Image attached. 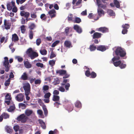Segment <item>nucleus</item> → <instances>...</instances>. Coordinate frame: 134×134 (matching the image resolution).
<instances>
[{
	"label": "nucleus",
	"instance_id": "1",
	"mask_svg": "<svg viewBox=\"0 0 134 134\" xmlns=\"http://www.w3.org/2000/svg\"><path fill=\"white\" fill-rule=\"evenodd\" d=\"M116 55H119L121 57H125L126 54V53L125 49L122 48L121 47H118L115 51Z\"/></svg>",
	"mask_w": 134,
	"mask_h": 134
},
{
	"label": "nucleus",
	"instance_id": "2",
	"mask_svg": "<svg viewBox=\"0 0 134 134\" xmlns=\"http://www.w3.org/2000/svg\"><path fill=\"white\" fill-rule=\"evenodd\" d=\"M27 117L24 114H22L17 117L16 120L20 121L22 123L26 122L27 120Z\"/></svg>",
	"mask_w": 134,
	"mask_h": 134
},
{
	"label": "nucleus",
	"instance_id": "3",
	"mask_svg": "<svg viewBox=\"0 0 134 134\" xmlns=\"http://www.w3.org/2000/svg\"><path fill=\"white\" fill-rule=\"evenodd\" d=\"M23 87L24 91L25 93H31L30 86L29 83L27 82L24 83Z\"/></svg>",
	"mask_w": 134,
	"mask_h": 134
},
{
	"label": "nucleus",
	"instance_id": "4",
	"mask_svg": "<svg viewBox=\"0 0 134 134\" xmlns=\"http://www.w3.org/2000/svg\"><path fill=\"white\" fill-rule=\"evenodd\" d=\"M16 100L19 102L23 101L25 99L24 95L22 93L17 94L15 97Z\"/></svg>",
	"mask_w": 134,
	"mask_h": 134
},
{
	"label": "nucleus",
	"instance_id": "5",
	"mask_svg": "<svg viewBox=\"0 0 134 134\" xmlns=\"http://www.w3.org/2000/svg\"><path fill=\"white\" fill-rule=\"evenodd\" d=\"M3 66L4 67L3 69L6 72H8L10 67V65L9 64V62H3Z\"/></svg>",
	"mask_w": 134,
	"mask_h": 134
},
{
	"label": "nucleus",
	"instance_id": "6",
	"mask_svg": "<svg viewBox=\"0 0 134 134\" xmlns=\"http://www.w3.org/2000/svg\"><path fill=\"white\" fill-rule=\"evenodd\" d=\"M48 14L49 15L50 17L52 18L56 16V12L54 9H53L48 12Z\"/></svg>",
	"mask_w": 134,
	"mask_h": 134
},
{
	"label": "nucleus",
	"instance_id": "7",
	"mask_svg": "<svg viewBox=\"0 0 134 134\" xmlns=\"http://www.w3.org/2000/svg\"><path fill=\"white\" fill-rule=\"evenodd\" d=\"M110 5L112 7H114V5L117 8H119L120 7V2L117 0H114L113 3H111Z\"/></svg>",
	"mask_w": 134,
	"mask_h": 134
},
{
	"label": "nucleus",
	"instance_id": "8",
	"mask_svg": "<svg viewBox=\"0 0 134 134\" xmlns=\"http://www.w3.org/2000/svg\"><path fill=\"white\" fill-rule=\"evenodd\" d=\"M20 15L21 16H24L26 18V20L27 21L29 20L28 18L30 15V13L28 12H25L24 11L20 12Z\"/></svg>",
	"mask_w": 134,
	"mask_h": 134
},
{
	"label": "nucleus",
	"instance_id": "9",
	"mask_svg": "<svg viewBox=\"0 0 134 134\" xmlns=\"http://www.w3.org/2000/svg\"><path fill=\"white\" fill-rule=\"evenodd\" d=\"M73 28L79 34H80L82 32V29L81 28L77 25H74Z\"/></svg>",
	"mask_w": 134,
	"mask_h": 134
},
{
	"label": "nucleus",
	"instance_id": "10",
	"mask_svg": "<svg viewBox=\"0 0 134 134\" xmlns=\"http://www.w3.org/2000/svg\"><path fill=\"white\" fill-rule=\"evenodd\" d=\"M38 55L37 52L33 51L31 54L29 55L28 56L30 57L31 59H34L38 57Z\"/></svg>",
	"mask_w": 134,
	"mask_h": 134
},
{
	"label": "nucleus",
	"instance_id": "11",
	"mask_svg": "<svg viewBox=\"0 0 134 134\" xmlns=\"http://www.w3.org/2000/svg\"><path fill=\"white\" fill-rule=\"evenodd\" d=\"M4 25L5 28L6 30H8L10 29L11 24L10 23L7 22L6 19H4Z\"/></svg>",
	"mask_w": 134,
	"mask_h": 134
},
{
	"label": "nucleus",
	"instance_id": "12",
	"mask_svg": "<svg viewBox=\"0 0 134 134\" xmlns=\"http://www.w3.org/2000/svg\"><path fill=\"white\" fill-rule=\"evenodd\" d=\"M98 31L103 33H105L109 32L108 28L105 27H101L98 29Z\"/></svg>",
	"mask_w": 134,
	"mask_h": 134
},
{
	"label": "nucleus",
	"instance_id": "13",
	"mask_svg": "<svg viewBox=\"0 0 134 134\" xmlns=\"http://www.w3.org/2000/svg\"><path fill=\"white\" fill-rule=\"evenodd\" d=\"M73 106L72 104L70 103L65 107V109L69 111H71L73 109Z\"/></svg>",
	"mask_w": 134,
	"mask_h": 134
},
{
	"label": "nucleus",
	"instance_id": "14",
	"mask_svg": "<svg viewBox=\"0 0 134 134\" xmlns=\"http://www.w3.org/2000/svg\"><path fill=\"white\" fill-rule=\"evenodd\" d=\"M102 35V34L99 32H94L92 36L93 38L95 39L100 38L101 37Z\"/></svg>",
	"mask_w": 134,
	"mask_h": 134
},
{
	"label": "nucleus",
	"instance_id": "15",
	"mask_svg": "<svg viewBox=\"0 0 134 134\" xmlns=\"http://www.w3.org/2000/svg\"><path fill=\"white\" fill-rule=\"evenodd\" d=\"M24 65L26 68L29 69L30 68L32 67V65L29 62L27 59V60L26 61H24Z\"/></svg>",
	"mask_w": 134,
	"mask_h": 134
},
{
	"label": "nucleus",
	"instance_id": "16",
	"mask_svg": "<svg viewBox=\"0 0 134 134\" xmlns=\"http://www.w3.org/2000/svg\"><path fill=\"white\" fill-rule=\"evenodd\" d=\"M56 73L57 74H59L60 75H64L66 73V71L65 70H59L56 71Z\"/></svg>",
	"mask_w": 134,
	"mask_h": 134
},
{
	"label": "nucleus",
	"instance_id": "17",
	"mask_svg": "<svg viewBox=\"0 0 134 134\" xmlns=\"http://www.w3.org/2000/svg\"><path fill=\"white\" fill-rule=\"evenodd\" d=\"M19 40V37L16 34H14L12 35V41L16 42L18 41Z\"/></svg>",
	"mask_w": 134,
	"mask_h": 134
},
{
	"label": "nucleus",
	"instance_id": "18",
	"mask_svg": "<svg viewBox=\"0 0 134 134\" xmlns=\"http://www.w3.org/2000/svg\"><path fill=\"white\" fill-rule=\"evenodd\" d=\"M98 7L99 8H102L103 9H105L107 7L106 4H103L101 3L100 2L97 3Z\"/></svg>",
	"mask_w": 134,
	"mask_h": 134
},
{
	"label": "nucleus",
	"instance_id": "19",
	"mask_svg": "<svg viewBox=\"0 0 134 134\" xmlns=\"http://www.w3.org/2000/svg\"><path fill=\"white\" fill-rule=\"evenodd\" d=\"M97 49L102 52L105 51L106 49V48L104 46L100 45L97 47Z\"/></svg>",
	"mask_w": 134,
	"mask_h": 134
},
{
	"label": "nucleus",
	"instance_id": "20",
	"mask_svg": "<svg viewBox=\"0 0 134 134\" xmlns=\"http://www.w3.org/2000/svg\"><path fill=\"white\" fill-rule=\"evenodd\" d=\"M97 13L98 15L100 17L102 16V14H104V12L103 10L101 8H97Z\"/></svg>",
	"mask_w": 134,
	"mask_h": 134
},
{
	"label": "nucleus",
	"instance_id": "21",
	"mask_svg": "<svg viewBox=\"0 0 134 134\" xmlns=\"http://www.w3.org/2000/svg\"><path fill=\"white\" fill-rule=\"evenodd\" d=\"M52 100L55 102H59L60 97L58 95H53L52 98Z\"/></svg>",
	"mask_w": 134,
	"mask_h": 134
},
{
	"label": "nucleus",
	"instance_id": "22",
	"mask_svg": "<svg viewBox=\"0 0 134 134\" xmlns=\"http://www.w3.org/2000/svg\"><path fill=\"white\" fill-rule=\"evenodd\" d=\"M32 113L33 111L32 110L29 109H26L25 111V115L28 116L31 115L32 114Z\"/></svg>",
	"mask_w": 134,
	"mask_h": 134
},
{
	"label": "nucleus",
	"instance_id": "23",
	"mask_svg": "<svg viewBox=\"0 0 134 134\" xmlns=\"http://www.w3.org/2000/svg\"><path fill=\"white\" fill-rule=\"evenodd\" d=\"M5 130L7 133H11L13 131L12 128L9 126H7L5 128Z\"/></svg>",
	"mask_w": 134,
	"mask_h": 134
},
{
	"label": "nucleus",
	"instance_id": "24",
	"mask_svg": "<svg viewBox=\"0 0 134 134\" xmlns=\"http://www.w3.org/2000/svg\"><path fill=\"white\" fill-rule=\"evenodd\" d=\"M39 123L41 125L42 128L43 129H45L46 128V125L44 122L42 120H39Z\"/></svg>",
	"mask_w": 134,
	"mask_h": 134
},
{
	"label": "nucleus",
	"instance_id": "25",
	"mask_svg": "<svg viewBox=\"0 0 134 134\" xmlns=\"http://www.w3.org/2000/svg\"><path fill=\"white\" fill-rule=\"evenodd\" d=\"M64 44L66 47L69 48L71 45V44L70 41H66L64 42Z\"/></svg>",
	"mask_w": 134,
	"mask_h": 134
},
{
	"label": "nucleus",
	"instance_id": "26",
	"mask_svg": "<svg viewBox=\"0 0 134 134\" xmlns=\"http://www.w3.org/2000/svg\"><path fill=\"white\" fill-rule=\"evenodd\" d=\"M21 79L23 80H26L28 79V76L26 72L23 73L21 76Z\"/></svg>",
	"mask_w": 134,
	"mask_h": 134
},
{
	"label": "nucleus",
	"instance_id": "27",
	"mask_svg": "<svg viewBox=\"0 0 134 134\" xmlns=\"http://www.w3.org/2000/svg\"><path fill=\"white\" fill-rule=\"evenodd\" d=\"M42 109L44 111V114L46 116H47L48 114V112L46 108V106L44 104L42 106Z\"/></svg>",
	"mask_w": 134,
	"mask_h": 134
},
{
	"label": "nucleus",
	"instance_id": "28",
	"mask_svg": "<svg viewBox=\"0 0 134 134\" xmlns=\"http://www.w3.org/2000/svg\"><path fill=\"white\" fill-rule=\"evenodd\" d=\"M72 29V27H66L65 29V33L66 34V35H68L69 30L71 31Z\"/></svg>",
	"mask_w": 134,
	"mask_h": 134
},
{
	"label": "nucleus",
	"instance_id": "29",
	"mask_svg": "<svg viewBox=\"0 0 134 134\" xmlns=\"http://www.w3.org/2000/svg\"><path fill=\"white\" fill-rule=\"evenodd\" d=\"M34 34L33 31L32 30H30L29 31V37L30 40H32L33 38Z\"/></svg>",
	"mask_w": 134,
	"mask_h": 134
},
{
	"label": "nucleus",
	"instance_id": "30",
	"mask_svg": "<svg viewBox=\"0 0 134 134\" xmlns=\"http://www.w3.org/2000/svg\"><path fill=\"white\" fill-rule=\"evenodd\" d=\"M36 27V25L34 23H31L29 26V28L30 30H34Z\"/></svg>",
	"mask_w": 134,
	"mask_h": 134
},
{
	"label": "nucleus",
	"instance_id": "31",
	"mask_svg": "<svg viewBox=\"0 0 134 134\" xmlns=\"http://www.w3.org/2000/svg\"><path fill=\"white\" fill-rule=\"evenodd\" d=\"M81 21V19L79 17H76L75 18V19L73 20V22L74 23H79Z\"/></svg>",
	"mask_w": 134,
	"mask_h": 134
},
{
	"label": "nucleus",
	"instance_id": "32",
	"mask_svg": "<svg viewBox=\"0 0 134 134\" xmlns=\"http://www.w3.org/2000/svg\"><path fill=\"white\" fill-rule=\"evenodd\" d=\"M20 28L21 32L23 34L25 33L26 30L25 26L24 25H22L21 26Z\"/></svg>",
	"mask_w": 134,
	"mask_h": 134
},
{
	"label": "nucleus",
	"instance_id": "33",
	"mask_svg": "<svg viewBox=\"0 0 134 134\" xmlns=\"http://www.w3.org/2000/svg\"><path fill=\"white\" fill-rule=\"evenodd\" d=\"M1 115L4 119L8 118L9 117V115L6 113H3Z\"/></svg>",
	"mask_w": 134,
	"mask_h": 134
},
{
	"label": "nucleus",
	"instance_id": "34",
	"mask_svg": "<svg viewBox=\"0 0 134 134\" xmlns=\"http://www.w3.org/2000/svg\"><path fill=\"white\" fill-rule=\"evenodd\" d=\"M15 107L14 104L13 105L11 106L8 109L7 111L9 112H11L14 110L15 109Z\"/></svg>",
	"mask_w": 134,
	"mask_h": 134
},
{
	"label": "nucleus",
	"instance_id": "35",
	"mask_svg": "<svg viewBox=\"0 0 134 134\" xmlns=\"http://www.w3.org/2000/svg\"><path fill=\"white\" fill-rule=\"evenodd\" d=\"M121 61L120 60H118V61L115 62H113L114 65L116 67L119 66L120 64L121 63Z\"/></svg>",
	"mask_w": 134,
	"mask_h": 134
},
{
	"label": "nucleus",
	"instance_id": "36",
	"mask_svg": "<svg viewBox=\"0 0 134 134\" xmlns=\"http://www.w3.org/2000/svg\"><path fill=\"white\" fill-rule=\"evenodd\" d=\"M75 106L78 108H80L81 107V102L79 101H77L75 103Z\"/></svg>",
	"mask_w": 134,
	"mask_h": 134
},
{
	"label": "nucleus",
	"instance_id": "37",
	"mask_svg": "<svg viewBox=\"0 0 134 134\" xmlns=\"http://www.w3.org/2000/svg\"><path fill=\"white\" fill-rule=\"evenodd\" d=\"M40 52L42 55H45L47 54V52L46 49H44L40 50Z\"/></svg>",
	"mask_w": 134,
	"mask_h": 134
},
{
	"label": "nucleus",
	"instance_id": "38",
	"mask_svg": "<svg viewBox=\"0 0 134 134\" xmlns=\"http://www.w3.org/2000/svg\"><path fill=\"white\" fill-rule=\"evenodd\" d=\"M7 9L9 10H10L12 9L13 6L11 5L10 2L8 3L7 4Z\"/></svg>",
	"mask_w": 134,
	"mask_h": 134
},
{
	"label": "nucleus",
	"instance_id": "39",
	"mask_svg": "<svg viewBox=\"0 0 134 134\" xmlns=\"http://www.w3.org/2000/svg\"><path fill=\"white\" fill-rule=\"evenodd\" d=\"M122 27L123 29L127 30L130 27V25L128 24H123L122 26Z\"/></svg>",
	"mask_w": 134,
	"mask_h": 134
},
{
	"label": "nucleus",
	"instance_id": "40",
	"mask_svg": "<svg viewBox=\"0 0 134 134\" xmlns=\"http://www.w3.org/2000/svg\"><path fill=\"white\" fill-rule=\"evenodd\" d=\"M91 73L90 71V69L88 68L87 70L85 72V75L87 77H89L90 76Z\"/></svg>",
	"mask_w": 134,
	"mask_h": 134
},
{
	"label": "nucleus",
	"instance_id": "41",
	"mask_svg": "<svg viewBox=\"0 0 134 134\" xmlns=\"http://www.w3.org/2000/svg\"><path fill=\"white\" fill-rule=\"evenodd\" d=\"M96 48V47L93 44L90 45L89 48L90 50L91 51L95 50Z\"/></svg>",
	"mask_w": 134,
	"mask_h": 134
},
{
	"label": "nucleus",
	"instance_id": "42",
	"mask_svg": "<svg viewBox=\"0 0 134 134\" xmlns=\"http://www.w3.org/2000/svg\"><path fill=\"white\" fill-rule=\"evenodd\" d=\"M55 60H52L49 61V63L51 66H53L55 64Z\"/></svg>",
	"mask_w": 134,
	"mask_h": 134
},
{
	"label": "nucleus",
	"instance_id": "43",
	"mask_svg": "<svg viewBox=\"0 0 134 134\" xmlns=\"http://www.w3.org/2000/svg\"><path fill=\"white\" fill-rule=\"evenodd\" d=\"M51 95L50 93L48 92L45 94L44 96V98H45L49 99Z\"/></svg>",
	"mask_w": 134,
	"mask_h": 134
},
{
	"label": "nucleus",
	"instance_id": "44",
	"mask_svg": "<svg viewBox=\"0 0 134 134\" xmlns=\"http://www.w3.org/2000/svg\"><path fill=\"white\" fill-rule=\"evenodd\" d=\"M5 99L8 100H11L12 98L11 97V95L10 94L7 93L5 96Z\"/></svg>",
	"mask_w": 134,
	"mask_h": 134
},
{
	"label": "nucleus",
	"instance_id": "45",
	"mask_svg": "<svg viewBox=\"0 0 134 134\" xmlns=\"http://www.w3.org/2000/svg\"><path fill=\"white\" fill-rule=\"evenodd\" d=\"M108 13H109V15L111 16H114L115 14L114 11L111 9L108 10Z\"/></svg>",
	"mask_w": 134,
	"mask_h": 134
},
{
	"label": "nucleus",
	"instance_id": "46",
	"mask_svg": "<svg viewBox=\"0 0 134 134\" xmlns=\"http://www.w3.org/2000/svg\"><path fill=\"white\" fill-rule=\"evenodd\" d=\"M49 89V87L47 85H44L43 87V92L45 93V91H48Z\"/></svg>",
	"mask_w": 134,
	"mask_h": 134
},
{
	"label": "nucleus",
	"instance_id": "47",
	"mask_svg": "<svg viewBox=\"0 0 134 134\" xmlns=\"http://www.w3.org/2000/svg\"><path fill=\"white\" fill-rule=\"evenodd\" d=\"M91 77L92 78H94L97 76L96 74L94 71H92L91 73Z\"/></svg>",
	"mask_w": 134,
	"mask_h": 134
},
{
	"label": "nucleus",
	"instance_id": "48",
	"mask_svg": "<svg viewBox=\"0 0 134 134\" xmlns=\"http://www.w3.org/2000/svg\"><path fill=\"white\" fill-rule=\"evenodd\" d=\"M40 18L42 20L45 21L47 17L44 14H42L40 16Z\"/></svg>",
	"mask_w": 134,
	"mask_h": 134
},
{
	"label": "nucleus",
	"instance_id": "49",
	"mask_svg": "<svg viewBox=\"0 0 134 134\" xmlns=\"http://www.w3.org/2000/svg\"><path fill=\"white\" fill-rule=\"evenodd\" d=\"M126 66V64H124L123 63H121H121L119 65V67L121 69H123L125 68Z\"/></svg>",
	"mask_w": 134,
	"mask_h": 134
},
{
	"label": "nucleus",
	"instance_id": "50",
	"mask_svg": "<svg viewBox=\"0 0 134 134\" xmlns=\"http://www.w3.org/2000/svg\"><path fill=\"white\" fill-rule=\"evenodd\" d=\"M33 51H34L33 50L32 48H29L27 50L26 52V53L28 56L29 55L31 54Z\"/></svg>",
	"mask_w": 134,
	"mask_h": 134
},
{
	"label": "nucleus",
	"instance_id": "51",
	"mask_svg": "<svg viewBox=\"0 0 134 134\" xmlns=\"http://www.w3.org/2000/svg\"><path fill=\"white\" fill-rule=\"evenodd\" d=\"M19 128V126L17 125H15L13 127V129L15 131V132H17Z\"/></svg>",
	"mask_w": 134,
	"mask_h": 134
},
{
	"label": "nucleus",
	"instance_id": "52",
	"mask_svg": "<svg viewBox=\"0 0 134 134\" xmlns=\"http://www.w3.org/2000/svg\"><path fill=\"white\" fill-rule=\"evenodd\" d=\"M10 78H9L8 80H6L5 83L4 85L5 86H9L10 84Z\"/></svg>",
	"mask_w": 134,
	"mask_h": 134
},
{
	"label": "nucleus",
	"instance_id": "53",
	"mask_svg": "<svg viewBox=\"0 0 134 134\" xmlns=\"http://www.w3.org/2000/svg\"><path fill=\"white\" fill-rule=\"evenodd\" d=\"M60 42V41L59 40H57L54 43H53L52 45V47H54L56 46L57 45V44L59 43Z\"/></svg>",
	"mask_w": 134,
	"mask_h": 134
},
{
	"label": "nucleus",
	"instance_id": "54",
	"mask_svg": "<svg viewBox=\"0 0 134 134\" xmlns=\"http://www.w3.org/2000/svg\"><path fill=\"white\" fill-rule=\"evenodd\" d=\"M16 58L17 59L18 62H22L23 60V58H22L19 56H16Z\"/></svg>",
	"mask_w": 134,
	"mask_h": 134
},
{
	"label": "nucleus",
	"instance_id": "55",
	"mask_svg": "<svg viewBox=\"0 0 134 134\" xmlns=\"http://www.w3.org/2000/svg\"><path fill=\"white\" fill-rule=\"evenodd\" d=\"M56 56V55L54 53V52H53V51H52L51 54L49 58L50 59H52L53 58L55 57Z\"/></svg>",
	"mask_w": 134,
	"mask_h": 134
},
{
	"label": "nucleus",
	"instance_id": "56",
	"mask_svg": "<svg viewBox=\"0 0 134 134\" xmlns=\"http://www.w3.org/2000/svg\"><path fill=\"white\" fill-rule=\"evenodd\" d=\"M82 1V0H78L75 3V5H74V6H79L81 4Z\"/></svg>",
	"mask_w": 134,
	"mask_h": 134
},
{
	"label": "nucleus",
	"instance_id": "57",
	"mask_svg": "<svg viewBox=\"0 0 134 134\" xmlns=\"http://www.w3.org/2000/svg\"><path fill=\"white\" fill-rule=\"evenodd\" d=\"M41 41L40 38L37 39L36 41V43L37 46H39L41 43Z\"/></svg>",
	"mask_w": 134,
	"mask_h": 134
},
{
	"label": "nucleus",
	"instance_id": "58",
	"mask_svg": "<svg viewBox=\"0 0 134 134\" xmlns=\"http://www.w3.org/2000/svg\"><path fill=\"white\" fill-rule=\"evenodd\" d=\"M36 65L37 66L40 67L41 68H42L43 66V63H37L36 64Z\"/></svg>",
	"mask_w": 134,
	"mask_h": 134
},
{
	"label": "nucleus",
	"instance_id": "59",
	"mask_svg": "<svg viewBox=\"0 0 134 134\" xmlns=\"http://www.w3.org/2000/svg\"><path fill=\"white\" fill-rule=\"evenodd\" d=\"M120 59V57L119 56L114 57L112 59L113 62H115L116 60H118Z\"/></svg>",
	"mask_w": 134,
	"mask_h": 134
},
{
	"label": "nucleus",
	"instance_id": "60",
	"mask_svg": "<svg viewBox=\"0 0 134 134\" xmlns=\"http://www.w3.org/2000/svg\"><path fill=\"white\" fill-rule=\"evenodd\" d=\"M69 80L68 79H64L63 82L62 84V85H65L66 84V83L68 82H69Z\"/></svg>",
	"mask_w": 134,
	"mask_h": 134
},
{
	"label": "nucleus",
	"instance_id": "61",
	"mask_svg": "<svg viewBox=\"0 0 134 134\" xmlns=\"http://www.w3.org/2000/svg\"><path fill=\"white\" fill-rule=\"evenodd\" d=\"M70 84L69 83H67L65 85V88L67 91L69 90V88L70 87Z\"/></svg>",
	"mask_w": 134,
	"mask_h": 134
},
{
	"label": "nucleus",
	"instance_id": "62",
	"mask_svg": "<svg viewBox=\"0 0 134 134\" xmlns=\"http://www.w3.org/2000/svg\"><path fill=\"white\" fill-rule=\"evenodd\" d=\"M30 93H25L26 96V99L27 100H29L30 99V97L29 96Z\"/></svg>",
	"mask_w": 134,
	"mask_h": 134
},
{
	"label": "nucleus",
	"instance_id": "63",
	"mask_svg": "<svg viewBox=\"0 0 134 134\" xmlns=\"http://www.w3.org/2000/svg\"><path fill=\"white\" fill-rule=\"evenodd\" d=\"M72 15L71 14H70L69 15V16L68 17V21H72Z\"/></svg>",
	"mask_w": 134,
	"mask_h": 134
},
{
	"label": "nucleus",
	"instance_id": "64",
	"mask_svg": "<svg viewBox=\"0 0 134 134\" xmlns=\"http://www.w3.org/2000/svg\"><path fill=\"white\" fill-rule=\"evenodd\" d=\"M19 106L20 107H23V108H25L26 107V105L23 103H20L19 104Z\"/></svg>",
	"mask_w": 134,
	"mask_h": 134
}]
</instances>
